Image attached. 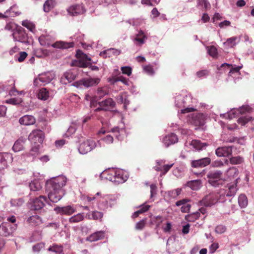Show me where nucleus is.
Segmentation results:
<instances>
[{"instance_id": "1", "label": "nucleus", "mask_w": 254, "mask_h": 254, "mask_svg": "<svg viewBox=\"0 0 254 254\" xmlns=\"http://www.w3.org/2000/svg\"><path fill=\"white\" fill-rule=\"evenodd\" d=\"M174 98L175 106L180 110V112L178 111L180 119L183 118L180 114H185L197 110L198 104L197 99L193 98L191 94L186 90L176 93Z\"/></svg>"}, {"instance_id": "2", "label": "nucleus", "mask_w": 254, "mask_h": 254, "mask_svg": "<svg viewBox=\"0 0 254 254\" xmlns=\"http://www.w3.org/2000/svg\"><path fill=\"white\" fill-rule=\"evenodd\" d=\"M66 178L64 176L53 177L48 180L46 183V191L49 199L52 202L57 203L64 195L63 188L65 186Z\"/></svg>"}, {"instance_id": "3", "label": "nucleus", "mask_w": 254, "mask_h": 254, "mask_svg": "<svg viewBox=\"0 0 254 254\" xmlns=\"http://www.w3.org/2000/svg\"><path fill=\"white\" fill-rule=\"evenodd\" d=\"M228 112V119H232L236 117L239 114L242 116L238 119V123L242 126H245L248 123L251 122L254 123V117L252 116V114L254 113V109L248 105H243L239 108H234Z\"/></svg>"}, {"instance_id": "4", "label": "nucleus", "mask_w": 254, "mask_h": 254, "mask_svg": "<svg viewBox=\"0 0 254 254\" xmlns=\"http://www.w3.org/2000/svg\"><path fill=\"white\" fill-rule=\"evenodd\" d=\"M100 177L102 180H107L118 185L125 183L128 178V174L122 169L112 168L103 171Z\"/></svg>"}, {"instance_id": "5", "label": "nucleus", "mask_w": 254, "mask_h": 254, "mask_svg": "<svg viewBox=\"0 0 254 254\" xmlns=\"http://www.w3.org/2000/svg\"><path fill=\"white\" fill-rule=\"evenodd\" d=\"M38 40L41 46L46 47L52 46L55 48L67 49L74 46V43L72 42L58 41L53 43L54 41V37L49 34L41 35L39 37Z\"/></svg>"}, {"instance_id": "6", "label": "nucleus", "mask_w": 254, "mask_h": 254, "mask_svg": "<svg viewBox=\"0 0 254 254\" xmlns=\"http://www.w3.org/2000/svg\"><path fill=\"white\" fill-rule=\"evenodd\" d=\"M96 196H99L97 199V206L100 210L106 211L112 208L116 204L117 197L114 195L105 194L98 192L96 193Z\"/></svg>"}, {"instance_id": "7", "label": "nucleus", "mask_w": 254, "mask_h": 254, "mask_svg": "<svg viewBox=\"0 0 254 254\" xmlns=\"http://www.w3.org/2000/svg\"><path fill=\"white\" fill-rule=\"evenodd\" d=\"M238 190L236 183H230L220 189L218 191L219 195V202L223 203L226 201H231L232 199L235 196Z\"/></svg>"}, {"instance_id": "8", "label": "nucleus", "mask_w": 254, "mask_h": 254, "mask_svg": "<svg viewBox=\"0 0 254 254\" xmlns=\"http://www.w3.org/2000/svg\"><path fill=\"white\" fill-rule=\"evenodd\" d=\"M56 77L55 72L53 71H48L39 74L34 80V85L38 86L45 85L50 83Z\"/></svg>"}, {"instance_id": "9", "label": "nucleus", "mask_w": 254, "mask_h": 254, "mask_svg": "<svg viewBox=\"0 0 254 254\" xmlns=\"http://www.w3.org/2000/svg\"><path fill=\"white\" fill-rule=\"evenodd\" d=\"M14 41L23 43L26 45H29V37L25 29L22 27H18L14 30L12 34Z\"/></svg>"}, {"instance_id": "10", "label": "nucleus", "mask_w": 254, "mask_h": 254, "mask_svg": "<svg viewBox=\"0 0 254 254\" xmlns=\"http://www.w3.org/2000/svg\"><path fill=\"white\" fill-rule=\"evenodd\" d=\"M98 145V142L92 139H88L81 142L78 147V151L81 154H86Z\"/></svg>"}, {"instance_id": "11", "label": "nucleus", "mask_w": 254, "mask_h": 254, "mask_svg": "<svg viewBox=\"0 0 254 254\" xmlns=\"http://www.w3.org/2000/svg\"><path fill=\"white\" fill-rule=\"evenodd\" d=\"M135 33L130 36V39L134 45L140 47L143 45L147 39L146 33L141 29H136Z\"/></svg>"}, {"instance_id": "12", "label": "nucleus", "mask_w": 254, "mask_h": 254, "mask_svg": "<svg viewBox=\"0 0 254 254\" xmlns=\"http://www.w3.org/2000/svg\"><path fill=\"white\" fill-rule=\"evenodd\" d=\"M205 116L201 113H192L187 116V122L195 126H202L205 123Z\"/></svg>"}, {"instance_id": "13", "label": "nucleus", "mask_w": 254, "mask_h": 254, "mask_svg": "<svg viewBox=\"0 0 254 254\" xmlns=\"http://www.w3.org/2000/svg\"><path fill=\"white\" fill-rule=\"evenodd\" d=\"M242 65L236 66L227 63H223L220 66H218L217 69L220 72L222 73L229 69L228 75L232 76L233 74L238 75L240 74V70L242 68Z\"/></svg>"}, {"instance_id": "14", "label": "nucleus", "mask_w": 254, "mask_h": 254, "mask_svg": "<svg viewBox=\"0 0 254 254\" xmlns=\"http://www.w3.org/2000/svg\"><path fill=\"white\" fill-rule=\"evenodd\" d=\"M222 174V172L219 170L210 171L207 175L209 184L214 187H218L223 182Z\"/></svg>"}, {"instance_id": "15", "label": "nucleus", "mask_w": 254, "mask_h": 254, "mask_svg": "<svg viewBox=\"0 0 254 254\" xmlns=\"http://www.w3.org/2000/svg\"><path fill=\"white\" fill-rule=\"evenodd\" d=\"M17 229L16 224H10L8 222H3L0 225V235L2 237L12 236L13 233Z\"/></svg>"}, {"instance_id": "16", "label": "nucleus", "mask_w": 254, "mask_h": 254, "mask_svg": "<svg viewBox=\"0 0 254 254\" xmlns=\"http://www.w3.org/2000/svg\"><path fill=\"white\" fill-rule=\"evenodd\" d=\"M100 79L99 78H86L75 82L73 85L77 88H82V86L88 88L97 85L100 82Z\"/></svg>"}, {"instance_id": "17", "label": "nucleus", "mask_w": 254, "mask_h": 254, "mask_svg": "<svg viewBox=\"0 0 254 254\" xmlns=\"http://www.w3.org/2000/svg\"><path fill=\"white\" fill-rule=\"evenodd\" d=\"M99 106L95 110V112H98L101 111H111L116 106L115 102L111 98L103 100L98 103Z\"/></svg>"}, {"instance_id": "18", "label": "nucleus", "mask_w": 254, "mask_h": 254, "mask_svg": "<svg viewBox=\"0 0 254 254\" xmlns=\"http://www.w3.org/2000/svg\"><path fill=\"white\" fill-rule=\"evenodd\" d=\"M44 133L40 129H34L29 134L28 139L32 143L36 144H41L44 139Z\"/></svg>"}, {"instance_id": "19", "label": "nucleus", "mask_w": 254, "mask_h": 254, "mask_svg": "<svg viewBox=\"0 0 254 254\" xmlns=\"http://www.w3.org/2000/svg\"><path fill=\"white\" fill-rule=\"evenodd\" d=\"M219 192L211 193L203 197L201 203L206 206H211L217 202H219Z\"/></svg>"}, {"instance_id": "20", "label": "nucleus", "mask_w": 254, "mask_h": 254, "mask_svg": "<svg viewBox=\"0 0 254 254\" xmlns=\"http://www.w3.org/2000/svg\"><path fill=\"white\" fill-rule=\"evenodd\" d=\"M185 145L186 147H189L190 149H194L195 151L202 150L205 149L208 146L207 143L201 142L200 140L197 139L187 141Z\"/></svg>"}, {"instance_id": "21", "label": "nucleus", "mask_w": 254, "mask_h": 254, "mask_svg": "<svg viewBox=\"0 0 254 254\" xmlns=\"http://www.w3.org/2000/svg\"><path fill=\"white\" fill-rule=\"evenodd\" d=\"M13 156L11 153L0 152V170L6 168L13 161Z\"/></svg>"}, {"instance_id": "22", "label": "nucleus", "mask_w": 254, "mask_h": 254, "mask_svg": "<svg viewBox=\"0 0 254 254\" xmlns=\"http://www.w3.org/2000/svg\"><path fill=\"white\" fill-rule=\"evenodd\" d=\"M39 144L33 145L28 153L23 154L25 160L28 161H33L39 154Z\"/></svg>"}, {"instance_id": "23", "label": "nucleus", "mask_w": 254, "mask_h": 254, "mask_svg": "<svg viewBox=\"0 0 254 254\" xmlns=\"http://www.w3.org/2000/svg\"><path fill=\"white\" fill-rule=\"evenodd\" d=\"M68 14L72 16L82 14L85 12V9L82 4H74L67 9Z\"/></svg>"}, {"instance_id": "24", "label": "nucleus", "mask_w": 254, "mask_h": 254, "mask_svg": "<svg viewBox=\"0 0 254 254\" xmlns=\"http://www.w3.org/2000/svg\"><path fill=\"white\" fill-rule=\"evenodd\" d=\"M76 209L72 205L65 206H57L54 208V211L58 214L70 215L75 212Z\"/></svg>"}, {"instance_id": "25", "label": "nucleus", "mask_w": 254, "mask_h": 254, "mask_svg": "<svg viewBox=\"0 0 254 254\" xmlns=\"http://www.w3.org/2000/svg\"><path fill=\"white\" fill-rule=\"evenodd\" d=\"M46 202H48L46 197L40 195L39 197L33 200L31 207L35 210H40L44 207Z\"/></svg>"}, {"instance_id": "26", "label": "nucleus", "mask_w": 254, "mask_h": 254, "mask_svg": "<svg viewBox=\"0 0 254 254\" xmlns=\"http://www.w3.org/2000/svg\"><path fill=\"white\" fill-rule=\"evenodd\" d=\"M162 142L166 147L174 144L178 142V137L177 135L171 133L164 136L162 139Z\"/></svg>"}, {"instance_id": "27", "label": "nucleus", "mask_w": 254, "mask_h": 254, "mask_svg": "<svg viewBox=\"0 0 254 254\" xmlns=\"http://www.w3.org/2000/svg\"><path fill=\"white\" fill-rule=\"evenodd\" d=\"M76 77V73L72 70H68L64 73L61 79V82L63 84H67L73 81Z\"/></svg>"}, {"instance_id": "28", "label": "nucleus", "mask_w": 254, "mask_h": 254, "mask_svg": "<svg viewBox=\"0 0 254 254\" xmlns=\"http://www.w3.org/2000/svg\"><path fill=\"white\" fill-rule=\"evenodd\" d=\"M232 146H222L215 150V154L218 157H228L232 154Z\"/></svg>"}, {"instance_id": "29", "label": "nucleus", "mask_w": 254, "mask_h": 254, "mask_svg": "<svg viewBox=\"0 0 254 254\" xmlns=\"http://www.w3.org/2000/svg\"><path fill=\"white\" fill-rule=\"evenodd\" d=\"M190 200L187 198L182 199L178 200L176 202V205L177 206H181V211L183 213H188L189 212L191 205L189 203Z\"/></svg>"}, {"instance_id": "30", "label": "nucleus", "mask_w": 254, "mask_h": 254, "mask_svg": "<svg viewBox=\"0 0 254 254\" xmlns=\"http://www.w3.org/2000/svg\"><path fill=\"white\" fill-rule=\"evenodd\" d=\"M211 160L209 157H204L199 159L192 160L191 165L192 167H204L210 163Z\"/></svg>"}, {"instance_id": "31", "label": "nucleus", "mask_w": 254, "mask_h": 254, "mask_svg": "<svg viewBox=\"0 0 254 254\" xmlns=\"http://www.w3.org/2000/svg\"><path fill=\"white\" fill-rule=\"evenodd\" d=\"M9 91V94L10 96H16L17 95H21L24 93L23 91H18L14 88L10 87L7 85H4L0 83V93L2 91Z\"/></svg>"}, {"instance_id": "32", "label": "nucleus", "mask_w": 254, "mask_h": 254, "mask_svg": "<svg viewBox=\"0 0 254 254\" xmlns=\"http://www.w3.org/2000/svg\"><path fill=\"white\" fill-rule=\"evenodd\" d=\"M37 97L39 100L46 101L52 98V94L47 88H42L37 93Z\"/></svg>"}, {"instance_id": "33", "label": "nucleus", "mask_w": 254, "mask_h": 254, "mask_svg": "<svg viewBox=\"0 0 254 254\" xmlns=\"http://www.w3.org/2000/svg\"><path fill=\"white\" fill-rule=\"evenodd\" d=\"M35 118L31 115H24L19 120V123L22 125L30 126L35 124Z\"/></svg>"}, {"instance_id": "34", "label": "nucleus", "mask_w": 254, "mask_h": 254, "mask_svg": "<svg viewBox=\"0 0 254 254\" xmlns=\"http://www.w3.org/2000/svg\"><path fill=\"white\" fill-rule=\"evenodd\" d=\"M121 54V51L114 48H110L102 51L100 56L104 58L112 57V56H118Z\"/></svg>"}, {"instance_id": "35", "label": "nucleus", "mask_w": 254, "mask_h": 254, "mask_svg": "<svg viewBox=\"0 0 254 254\" xmlns=\"http://www.w3.org/2000/svg\"><path fill=\"white\" fill-rule=\"evenodd\" d=\"M186 185L193 190H198L202 186V182L199 179L194 180L188 181Z\"/></svg>"}, {"instance_id": "36", "label": "nucleus", "mask_w": 254, "mask_h": 254, "mask_svg": "<svg viewBox=\"0 0 254 254\" xmlns=\"http://www.w3.org/2000/svg\"><path fill=\"white\" fill-rule=\"evenodd\" d=\"M26 139L23 138H19L14 143L12 150L15 152H17L22 150L24 148V144H25Z\"/></svg>"}, {"instance_id": "37", "label": "nucleus", "mask_w": 254, "mask_h": 254, "mask_svg": "<svg viewBox=\"0 0 254 254\" xmlns=\"http://www.w3.org/2000/svg\"><path fill=\"white\" fill-rule=\"evenodd\" d=\"M30 190H31L30 194L34 193L35 191L40 190L42 188V185L40 182L38 180L35 179L32 181L29 185Z\"/></svg>"}, {"instance_id": "38", "label": "nucleus", "mask_w": 254, "mask_h": 254, "mask_svg": "<svg viewBox=\"0 0 254 254\" xmlns=\"http://www.w3.org/2000/svg\"><path fill=\"white\" fill-rule=\"evenodd\" d=\"M105 237V232L103 231H97L91 234L87 238L90 242L97 241L103 239Z\"/></svg>"}, {"instance_id": "39", "label": "nucleus", "mask_w": 254, "mask_h": 254, "mask_svg": "<svg viewBox=\"0 0 254 254\" xmlns=\"http://www.w3.org/2000/svg\"><path fill=\"white\" fill-rule=\"evenodd\" d=\"M84 218V213H79L70 217L69 219V222L70 223H78L83 220Z\"/></svg>"}, {"instance_id": "40", "label": "nucleus", "mask_w": 254, "mask_h": 254, "mask_svg": "<svg viewBox=\"0 0 254 254\" xmlns=\"http://www.w3.org/2000/svg\"><path fill=\"white\" fill-rule=\"evenodd\" d=\"M124 128H120L118 127H116L112 128L110 131L113 133L116 138H117L119 140H121L123 139L122 134L124 132Z\"/></svg>"}, {"instance_id": "41", "label": "nucleus", "mask_w": 254, "mask_h": 254, "mask_svg": "<svg viewBox=\"0 0 254 254\" xmlns=\"http://www.w3.org/2000/svg\"><path fill=\"white\" fill-rule=\"evenodd\" d=\"M103 213L98 211H93L91 213H87L86 216L89 219L98 220L103 217Z\"/></svg>"}, {"instance_id": "42", "label": "nucleus", "mask_w": 254, "mask_h": 254, "mask_svg": "<svg viewBox=\"0 0 254 254\" xmlns=\"http://www.w3.org/2000/svg\"><path fill=\"white\" fill-rule=\"evenodd\" d=\"M126 22L133 26L137 27L144 24V21L141 18H133L127 20Z\"/></svg>"}, {"instance_id": "43", "label": "nucleus", "mask_w": 254, "mask_h": 254, "mask_svg": "<svg viewBox=\"0 0 254 254\" xmlns=\"http://www.w3.org/2000/svg\"><path fill=\"white\" fill-rule=\"evenodd\" d=\"M27 222L31 225L36 226L41 222V219L37 215H33L28 218Z\"/></svg>"}, {"instance_id": "44", "label": "nucleus", "mask_w": 254, "mask_h": 254, "mask_svg": "<svg viewBox=\"0 0 254 254\" xmlns=\"http://www.w3.org/2000/svg\"><path fill=\"white\" fill-rule=\"evenodd\" d=\"M238 39L237 37H232L227 39L223 44L227 48H232L237 44L236 40Z\"/></svg>"}, {"instance_id": "45", "label": "nucleus", "mask_w": 254, "mask_h": 254, "mask_svg": "<svg viewBox=\"0 0 254 254\" xmlns=\"http://www.w3.org/2000/svg\"><path fill=\"white\" fill-rule=\"evenodd\" d=\"M238 203L241 208H245L248 205V199L247 196L243 194L239 195L238 197Z\"/></svg>"}, {"instance_id": "46", "label": "nucleus", "mask_w": 254, "mask_h": 254, "mask_svg": "<svg viewBox=\"0 0 254 254\" xmlns=\"http://www.w3.org/2000/svg\"><path fill=\"white\" fill-rule=\"evenodd\" d=\"M50 252L55 253L56 254H61L63 251V247L61 245L54 244L48 248Z\"/></svg>"}, {"instance_id": "47", "label": "nucleus", "mask_w": 254, "mask_h": 254, "mask_svg": "<svg viewBox=\"0 0 254 254\" xmlns=\"http://www.w3.org/2000/svg\"><path fill=\"white\" fill-rule=\"evenodd\" d=\"M199 217L200 212L198 211H196L193 213L186 215L185 216V219L188 221L193 222L195 220L198 219Z\"/></svg>"}, {"instance_id": "48", "label": "nucleus", "mask_w": 254, "mask_h": 254, "mask_svg": "<svg viewBox=\"0 0 254 254\" xmlns=\"http://www.w3.org/2000/svg\"><path fill=\"white\" fill-rule=\"evenodd\" d=\"M54 0H47L43 5L44 11L48 12L54 7Z\"/></svg>"}, {"instance_id": "49", "label": "nucleus", "mask_w": 254, "mask_h": 254, "mask_svg": "<svg viewBox=\"0 0 254 254\" xmlns=\"http://www.w3.org/2000/svg\"><path fill=\"white\" fill-rule=\"evenodd\" d=\"M208 54L212 57L215 58L217 56V50L214 46H207L206 47Z\"/></svg>"}, {"instance_id": "50", "label": "nucleus", "mask_w": 254, "mask_h": 254, "mask_svg": "<svg viewBox=\"0 0 254 254\" xmlns=\"http://www.w3.org/2000/svg\"><path fill=\"white\" fill-rule=\"evenodd\" d=\"M11 206L18 207L21 206L24 203V200L21 198L12 199L10 201Z\"/></svg>"}, {"instance_id": "51", "label": "nucleus", "mask_w": 254, "mask_h": 254, "mask_svg": "<svg viewBox=\"0 0 254 254\" xmlns=\"http://www.w3.org/2000/svg\"><path fill=\"white\" fill-rule=\"evenodd\" d=\"M27 55L25 52H20L18 54L14 56V59L19 62H22L27 57Z\"/></svg>"}, {"instance_id": "52", "label": "nucleus", "mask_w": 254, "mask_h": 254, "mask_svg": "<svg viewBox=\"0 0 254 254\" xmlns=\"http://www.w3.org/2000/svg\"><path fill=\"white\" fill-rule=\"evenodd\" d=\"M114 140L113 136L111 135L108 134L103 138H102L100 140L98 141V144L99 146H101V141H103L107 144H111L113 143Z\"/></svg>"}, {"instance_id": "53", "label": "nucleus", "mask_w": 254, "mask_h": 254, "mask_svg": "<svg viewBox=\"0 0 254 254\" xmlns=\"http://www.w3.org/2000/svg\"><path fill=\"white\" fill-rule=\"evenodd\" d=\"M238 170L236 167L230 168L227 171V175L229 177H237L238 175Z\"/></svg>"}, {"instance_id": "54", "label": "nucleus", "mask_w": 254, "mask_h": 254, "mask_svg": "<svg viewBox=\"0 0 254 254\" xmlns=\"http://www.w3.org/2000/svg\"><path fill=\"white\" fill-rule=\"evenodd\" d=\"M143 70L149 76H153L155 74V70L153 69V65L151 64L144 66Z\"/></svg>"}, {"instance_id": "55", "label": "nucleus", "mask_w": 254, "mask_h": 254, "mask_svg": "<svg viewBox=\"0 0 254 254\" xmlns=\"http://www.w3.org/2000/svg\"><path fill=\"white\" fill-rule=\"evenodd\" d=\"M22 25L26 27L29 31L34 32L35 29V25L28 20H24L22 21Z\"/></svg>"}, {"instance_id": "56", "label": "nucleus", "mask_w": 254, "mask_h": 254, "mask_svg": "<svg viewBox=\"0 0 254 254\" xmlns=\"http://www.w3.org/2000/svg\"><path fill=\"white\" fill-rule=\"evenodd\" d=\"M181 191L182 189L178 188L177 189L169 191L168 194L171 198H175L181 194Z\"/></svg>"}, {"instance_id": "57", "label": "nucleus", "mask_w": 254, "mask_h": 254, "mask_svg": "<svg viewBox=\"0 0 254 254\" xmlns=\"http://www.w3.org/2000/svg\"><path fill=\"white\" fill-rule=\"evenodd\" d=\"M243 161V158L240 156L233 157L230 159V162L232 164H240L242 163Z\"/></svg>"}, {"instance_id": "58", "label": "nucleus", "mask_w": 254, "mask_h": 254, "mask_svg": "<svg viewBox=\"0 0 254 254\" xmlns=\"http://www.w3.org/2000/svg\"><path fill=\"white\" fill-rule=\"evenodd\" d=\"M45 244L43 243H39L34 245L32 247L33 251L35 253H39L44 248Z\"/></svg>"}, {"instance_id": "59", "label": "nucleus", "mask_w": 254, "mask_h": 254, "mask_svg": "<svg viewBox=\"0 0 254 254\" xmlns=\"http://www.w3.org/2000/svg\"><path fill=\"white\" fill-rule=\"evenodd\" d=\"M146 219H143L135 225V229L137 230H141L143 229L145 226Z\"/></svg>"}, {"instance_id": "60", "label": "nucleus", "mask_w": 254, "mask_h": 254, "mask_svg": "<svg viewBox=\"0 0 254 254\" xmlns=\"http://www.w3.org/2000/svg\"><path fill=\"white\" fill-rule=\"evenodd\" d=\"M76 128L75 125L72 124L68 128L67 132L65 135L69 137V136H71L76 131Z\"/></svg>"}, {"instance_id": "61", "label": "nucleus", "mask_w": 254, "mask_h": 254, "mask_svg": "<svg viewBox=\"0 0 254 254\" xmlns=\"http://www.w3.org/2000/svg\"><path fill=\"white\" fill-rule=\"evenodd\" d=\"M22 101V100L20 98H11L7 101V103L12 104V105H19Z\"/></svg>"}, {"instance_id": "62", "label": "nucleus", "mask_w": 254, "mask_h": 254, "mask_svg": "<svg viewBox=\"0 0 254 254\" xmlns=\"http://www.w3.org/2000/svg\"><path fill=\"white\" fill-rule=\"evenodd\" d=\"M226 230V227L223 225H217L215 229L216 233L221 234L224 233Z\"/></svg>"}, {"instance_id": "63", "label": "nucleus", "mask_w": 254, "mask_h": 254, "mask_svg": "<svg viewBox=\"0 0 254 254\" xmlns=\"http://www.w3.org/2000/svg\"><path fill=\"white\" fill-rule=\"evenodd\" d=\"M107 94L106 91L102 87L98 88L97 90V98L101 99Z\"/></svg>"}, {"instance_id": "64", "label": "nucleus", "mask_w": 254, "mask_h": 254, "mask_svg": "<svg viewBox=\"0 0 254 254\" xmlns=\"http://www.w3.org/2000/svg\"><path fill=\"white\" fill-rule=\"evenodd\" d=\"M121 70L123 74H126L128 76H130L132 73V69L129 66H122Z\"/></svg>"}]
</instances>
